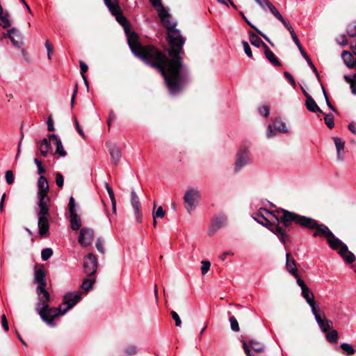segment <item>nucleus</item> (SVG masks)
<instances>
[{"mask_svg": "<svg viewBox=\"0 0 356 356\" xmlns=\"http://www.w3.org/2000/svg\"><path fill=\"white\" fill-rule=\"evenodd\" d=\"M94 239V231L92 229L83 227L81 229L78 238L79 243L84 247L90 245Z\"/></svg>", "mask_w": 356, "mask_h": 356, "instance_id": "nucleus-15", "label": "nucleus"}, {"mask_svg": "<svg viewBox=\"0 0 356 356\" xmlns=\"http://www.w3.org/2000/svg\"><path fill=\"white\" fill-rule=\"evenodd\" d=\"M284 76L287 79V80L292 85V86L293 88H295L296 87V81H295L293 77L292 76V75L290 73H289L288 72H285L284 73Z\"/></svg>", "mask_w": 356, "mask_h": 356, "instance_id": "nucleus-61", "label": "nucleus"}, {"mask_svg": "<svg viewBox=\"0 0 356 356\" xmlns=\"http://www.w3.org/2000/svg\"><path fill=\"white\" fill-rule=\"evenodd\" d=\"M309 306L311 308L312 313L314 316L315 320L322 316L323 312H321L319 305L316 301L309 304Z\"/></svg>", "mask_w": 356, "mask_h": 356, "instance_id": "nucleus-34", "label": "nucleus"}, {"mask_svg": "<svg viewBox=\"0 0 356 356\" xmlns=\"http://www.w3.org/2000/svg\"><path fill=\"white\" fill-rule=\"evenodd\" d=\"M264 51L266 58L269 60L270 63H271V64L275 66L281 65V63L278 58L266 44H264Z\"/></svg>", "mask_w": 356, "mask_h": 356, "instance_id": "nucleus-23", "label": "nucleus"}, {"mask_svg": "<svg viewBox=\"0 0 356 356\" xmlns=\"http://www.w3.org/2000/svg\"><path fill=\"white\" fill-rule=\"evenodd\" d=\"M81 299V292H69L63 297V314H66Z\"/></svg>", "mask_w": 356, "mask_h": 356, "instance_id": "nucleus-10", "label": "nucleus"}, {"mask_svg": "<svg viewBox=\"0 0 356 356\" xmlns=\"http://www.w3.org/2000/svg\"><path fill=\"white\" fill-rule=\"evenodd\" d=\"M53 254V251L51 248H45L42 250L41 257L42 261H47Z\"/></svg>", "mask_w": 356, "mask_h": 356, "instance_id": "nucleus-42", "label": "nucleus"}, {"mask_svg": "<svg viewBox=\"0 0 356 356\" xmlns=\"http://www.w3.org/2000/svg\"><path fill=\"white\" fill-rule=\"evenodd\" d=\"M34 163L36 164L37 167H38V173L40 175H43V174L45 173L46 172V170L45 168L42 166V162L40 161H39L38 159H34Z\"/></svg>", "mask_w": 356, "mask_h": 356, "instance_id": "nucleus-51", "label": "nucleus"}, {"mask_svg": "<svg viewBox=\"0 0 356 356\" xmlns=\"http://www.w3.org/2000/svg\"><path fill=\"white\" fill-rule=\"evenodd\" d=\"M34 281L38 284L37 286H47L46 274L44 270L42 268L35 270Z\"/></svg>", "mask_w": 356, "mask_h": 356, "instance_id": "nucleus-20", "label": "nucleus"}, {"mask_svg": "<svg viewBox=\"0 0 356 356\" xmlns=\"http://www.w3.org/2000/svg\"><path fill=\"white\" fill-rule=\"evenodd\" d=\"M171 315H172V318L175 321L176 326H178V327L180 326L181 324V321L178 314L175 311H172Z\"/></svg>", "mask_w": 356, "mask_h": 356, "instance_id": "nucleus-56", "label": "nucleus"}, {"mask_svg": "<svg viewBox=\"0 0 356 356\" xmlns=\"http://www.w3.org/2000/svg\"><path fill=\"white\" fill-rule=\"evenodd\" d=\"M1 324L6 331H8L9 330L8 323L5 314H3L1 316Z\"/></svg>", "mask_w": 356, "mask_h": 356, "instance_id": "nucleus-63", "label": "nucleus"}, {"mask_svg": "<svg viewBox=\"0 0 356 356\" xmlns=\"http://www.w3.org/2000/svg\"><path fill=\"white\" fill-rule=\"evenodd\" d=\"M341 57L346 65L350 69L355 68V62L353 55L348 51H343L341 54Z\"/></svg>", "mask_w": 356, "mask_h": 356, "instance_id": "nucleus-29", "label": "nucleus"}, {"mask_svg": "<svg viewBox=\"0 0 356 356\" xmlns=\"http://www.w3.org/2000/svg\"><path fill=\"white\" fill-rule=\"evenodd\" d=\"M74 124H75V127H76V131H78V133L79 134V135L82 137V138H85L86 136H85V134L81 128V127L80 126L77 119L74 117Z\"/></svg>", "mask_w": 356, "mask_h": 356, "instance_id": "nucleus-53", "label": "nucleus"}, {"mask_svg": "<svg viewBox=\"0 0 356 356\" xmlns=\"http://www.w3.org/2000/svg\"><path fill=\"white\" fill-rule=\"evenodd\" d=\"M38 198L39 200L38 203L39 210L37 211L38 232L39 234L43 237L49 233L50 198L48 194L41 193H38Z\"/></svg>", "mask_w": 356, "mask_h": 356, "instance_id": "nucleus-5", "label": "nucleus"}, {"mask_svg": "<svg viewBox=\"0 0 356 356\" xmlns=\"http://www.w3.org/2000/svg\"><path fill=\"white\" fill-rule=\"evenodd\" d=\"M339 334L336 330H332L330 331H327L326 334V339L330 343H337L338 341Z\"/></svg>", "mask_w": 356, "mask_h": 356, "instance_id": "nucleus-36", "label": "nucleus"}, {"mask_svg": "<svg viewBox=\"0 0 356 356\" xmlns=\"http://www.w3.org/2000/svg\"><path fill=\"white\" fill-rule=\"evenodd\" d=\"M324 120H325V124L330 129H332L334 127V115L330 113V114L325 115L324 117Z\"/></svg>", "mask_w": 356, "mask_h": 356, "instance_id": "nucleus-41", "label": "nucleus"}, {"mask_svg": "<svg viewBox=\"0 0 356 356\" xmlns=\"http://www.w3.org/2000/svg\"><path fill=\"white\" fill-rule=\"evenodd\" d=\"M291 254L287 252L286 254V268L287 271L293 275L296 281L298 278H300L299 275L298 274V268L296 267V263L294 259L290 258Z\"/></svg>", "mask_w": 356, "mask_h": 356, "instance_id": "nucleus-19", "label": "nucleus"}, {"mask_svg": "<svg viewBox=\"0 0 356 356\" xmlns=\"http://www.w3.org/2000/svg\"><path fill=\"white\" fill-rule=\"evenodd\" d=\"M151 3L153 5V6L157 9V10H161L162 8H165L162 3L161 0H149Z\"/></svg>", "mask_w": 356, "mask_h": 356, "instance_id": "nucleus-57", "label": "nucleus"}, {"mask_svg": "<svg viewBox=\"0 0 356 356\" xmlns=\"http://www.w3.org/2000/svg\"><path fill=\"white\" fill-rule=\"evenodd\" d=\"M273 125L275 129L277 131L282 133H286L288 131V129L286 127V124L280 119H276L273 122Z\"/></svg>", "mask_w": 356, "mask_h": 356, "instance_id": "nucleus-35", "label": "nucleus"}, {"mask_svg": "<svg viewBox=\"0 0 356 356\" xmlns=\"http://www.w3.org/2000/svg\"><path fill=\"white\" fill-rule=\"evenodd\" d=\"M96 248L99 252L102 254L104 253L105 251L103 246V241L100 238H97L96 241Z\"/></svg>", "mask_w": 356, "mask_h": 356, "instance_id": "nucleus-58", "label": "nucleus"}, {"mask_svg": "<svg viewBox=\"0 0 356 356\" xmlns=\"http://www.w3.org/2000/svg\"><path fill=\"white\" fill-rule=\"evenodd\" d=\"M281 213L282 214L281 222L285 227H289L293 222L302 227L314 230L313 236L325 238L329 246L332 250L338 251L347 264H352L355 261L354 254L348 250L347 245L337 238L325 225L319 224L312 218L301 216L286 209H282Z\"/></svg>", "mask_w": 356, "mask_h": 356, "instance_id": "nucleus-2", "label": "nucleus"}, {"mask_svg": "<svg viewBox=\"0 0 356 356\" xmlns=\"http://www.w3.org/2000/svg\"><path fill=\"white\" fill-rule=\"evenodd\" d=\"M159 16L161 18V23L167 29L168 32L175 29V24L170 21V15L165 8L159 10Z\"/></svg>", "mask_w": 356, "mask_h": 356, "instance_id": "nucleus-18", "label": "nucleus"}, {"mask_svg": "<svg viewBox=\"0 0 356 356\" xmlns=\"http://www.w3.org/2000/svg\"><path fill=\"white\" fill-rule=\"evenodd\" d=\"M229 322L231 325V329L234 332H238L239 331V325L238 323L237 320L234 316H231L229 318Z\"/></svg>", "mask_w": 356, "mask_h": 356, "instance_id": "nucleus-45", "label": "nucleus"}, {"mask_svg": "<svg viewBox=\"0 0 356 356\" xmlns=\"http://www.w3.org/2000/svg\"><path fill=\"white\" fill-rule=\"evenodd\" d=\"M165 211L163 210L162 207H159L156 211H153L152 216L153 218L156 219V218H163L165 216Z\"/></svg>", "mask_w": 356, "mask_h": 356, "instance_id": "nucleus-47", "label": "nucleus"}, {"mask_svg": "<svg viewBox=\"0 0 356 356\" xmlns=\"http://www.w3.org/2000/svg\"><path fill=\"white\" fill-rule=\"evenodd\" d=\"M35 292L38 300L35 306V310L38 314H42L44 310L48 308L49 302L50 301V294L46 290V287L37 286Z\"/></svg>", "mask_w": 356, "mask_h": 356, "instance_id": "nucleus-7", "label": "nucleus"}, {"mask_svg": "<svg viewBox=\"0 0 356 356\" xmlns=\"http://www.w3.org/2000/svg\"><path fill=\"white\" fill-rule=\"evenodd\" d=\"M337 42L338 44H341V46H346L348 43L346 36L344 34L339 35L337 38Z\"/></svg>", "mask_w": 356, "mask_h": 356, "instance_id": "nucleus-54", "label": "nucleus"}, {"mask_svg": "<svg viewBox=\"0 0 356 356\" xmlns=\"http://www.w3.org/2000/svg\"><path fill=\"white\" fill-rule=\"evenodd\" d=\"M259 113L265 118L269 115V108L267 106H264L259 109Z\"/></svg>", "mask_w": 356, "mask_h": 356, "instance_id": "nucleus-59", "label": "nucleus"}, {"mask_svg": "<svg viewBox=\"0 0 356 356\" xmlns=\"http://www.w3.org/2000/svg\"><path fill=\"white\" fill-rule=\"evenodd\" d=\"M280 22L283 24L284 27L289 31L290 34L295 33L293 27L290 25L289 22H287L284 18L283 17L282 19L280 20Z\"/></svg>", "mask_w": 356, "mask_h": 356, "instance_id": "nucleus-60", "label": "nucleus"}, {"mask_svg": "<svg viewBox=\"0 0 356 356\" xmlns=\"http://www.w3.org/2000/svg\"><path fill=\"white\" fill-rule=\"evenodd\" d=\"M243 348L246 356H255V353H260L264 350V345L254 339L243 341Z\"/></svg>", "mask_w": 356, "mask_h": 356, "instance_id": "nucleus-9", "label": "nucleus"}, {"mask_svg": "<svg viewBox=\"0 0 356 356\" xmlns=\"http://www.w3.org/2000/svg\"><path fill=\"white\" fill-rule=\"evenodd\" d=\"M267 8L270 10L271 13L279 20L280 21L282 19L283 17L280 13L278 10L271 3H270L269 5L267 6Z\"/></svg>", "mask_w": 356, "mask_h": 356, "instance_id": "nucleus-40", "label": "nucleus"}, {"mask_svg": "<svg viewBox=\"0 0 356 356\" xmlns=\"http://www.w3.org/2000/svg\"><path fill=\"white\" fill-rule=\"evenodd\" d=\"M201 264V273L202 275H205L210 269L211 263L209 261H202Z\"/></svg>", "mask_w": 356, "mask_h": 356, "instance_id": "nucleus-46", "label": "nucleus"}, {"mask_svg": "<svg viewBox=\"0 0 356 356\" xmlns=\"http://www.w3.org/2000/svg\"><path fill=\"white\" fill-rule=\"evenodd\" d=\"M94 283H95L94 278H86L83 281V283L81 284V288L83 290L88 291L92 288Z\"/></svg>", "mask_w": 356, "mask_h": 356, "instance_id": "nucleus-38", "label": "nucleus"}, {"mask_svg": "<svg viewBox=\"0 0 356 356\" xmlns=\"http://www.w3.org/2000/svg\"><path fill=\"white\" fill-rule=\"evenodd\" d=\"M39 149L42 156H47L50 149V143L47 138H44L40 142Z\"/></svg>", "mask_w": 356, "mask_h": 356, "instance_id": "nucleus-33", "label": "nucleus"}, {"mask_svg": "<svg viewBox=\"0 0 356 356\" xmlns=\"http://www.w3.org/2000/svg\"><path fill=\"white\" fill-rule=\"evenodd\" d=\"M109 152L112 162L114 165H118L121 158V151L115 145H113L109 148Z\"/></svg>", "mask_w": 356, "mask_h": 356, "instance_id": "nucleus-25", "label": "nucleus"}, {"mask_svg": "<svg viewBox=\"0 0 356 356\" xmlns=\"http://www.w3.org/2000/svg\"><path fill=\"white\" fill-rule=\"evenodd\" d=\"M261 8L265 9L270 3L268 0H254Z\"/></svg>", "mask_w": 356, "mask_h": 356, "instance_id": "nucleus-62", "label": "nucleus"}, {"mask_svg": "<svg viewBox=\"0 0 356 356\" xmlns=\"http://www.w3.org/2000/svg\"><path fill=\"white\" fill-rule=\"evenodd\" d=\"M0 25L4 29L10 26L8 15L3 11L0 14Z\"/></svg>", "mask_w": 356, "mask_h": 356, "instance_id": "nucleus-37", "label": "nucleus"}, {"mask_svg": "<svg viewBox=\"0 0 356 356\" xmlns=\"http://www.w3.org/2000/svg\"><path fill=\"white\" fill-rule=\"evenodd\" d=\"M97 258L92 253H89L84 259L83 268L85 273L88 276L95 274L97 269Z\"/></svg>", "mask_w": 356, "mask_h": 356, "instance_id": "nucleus-12", "label": "nucleus"}, {"mask_svg": "<svg viewBox=\"0 0 356 356\" xmlns=\"http://www.w3.org/2000/svg\"><path fill=\"white\" fill-rule=\"evenodd\" d=\"M227 222V218L224 215L219 216L214 218L211 225L210 229H213V232H216L221 227L225 225Z\"/></svg>", "mask_w": 356, "mask_h": 356, "instance_id": "nucleus-26", "label": "nucleus"}, {"mask_svg": "<svg viewBox=\"0 0 356 356\" xmlns=\"http://www.w3.org/2000/svg\"><path fill=\"white\" fill-rule=\"evenodd\" d=\"M235 170L238 171L242 167L251 162L250 154L246 147H241L236 155Z\"/></svg>", "mask_w": 356, "mask_h": 356, "instance_id": "nucleus-13", "label": "nucleus"}, {"mask_svg": "<svg viewBox=\"0 0 356 356\" xmlns=\"http://www.w3.org/2000/svg\"><path fill=\"white\" fill-rule=\"evenodd\" d=\"M63 305H60L58 307H49L48 305V308L45 309L43 312V314H39L40 318L47 323V325L50 326H55V323L54 320L59 316H63L65 314H63Z\"/></svg>", "mask_w": 356, "mask_h": 356, "instance_id": "nucleus-8", "label": "nucleus"}, {"mask_svg": "<svg viewBox=\"0 0 356 356\" xmlns=\"http://www.w3.org/2000/svg\"><path fill=\"white\" fill-rule=\"evenodd\" d=\"M8 37L13 44L17 47H20L22 44V35L19 30L13 28L8 31L6 34L3 35V37Z\"/></svg>", "mask_w": 356, "mask_h": 356, "instance_id": "nucleus-17", "label": "nucleus"}, {"mask_svg": "<svg viewBox=\"0 0 356 356\" xmlns=\"http://www.w3.org/2000/svg\"><path fill=\"white\" fill-rule=\"evenodd\" d=\"M333 139L337 151V158L339 160H342L344 156V142L338 137H334Z\"/></svg>", "mask_w": 356, "mask_h": 356, "instance_id": "nucleus-27", "label": "nucleus"}, {"mask_svg": "<svg viewBox=\"0 0 356 356\" xmlns=\"http://www.w3.org/2000/svg\"><path fill=\"white\" fill-rule=\"evenodd\" d=\"M304 95L306 97V102L305 105L307 108L313 113L316 112H320L323 113V111L321 110V108L318 107V106L316 104L314 99L310 96L307 92L304 91Z\"/></svg>", "mask_w": 356, "mask_h": 356, "instance_id": "nucleus-22", "label": "nucleus"}, {"mask_svg": "<svg viewBox=\"0 0 356 356\" xmlns=\"http://www.w3.org/2000/svg\"><path fill=\"white\" fill-rule=\"evenodd\" d=\"M200 192L193 188H188L184 196L185 208L191 213L200 200Z\"/></svg>", "mask_w": 356, "mask_h": 356, "instance_id": "nucleus-6", "label": "nucleus"}, {"mask_svg": "<svg viewBox=\"0 0 356 356\" xmlns=\"http://www.w3.org/2000/svg\"><path fill=\"white\" fill-rule=\"evenodd\" d=\"M347 33L351 38L356 36V22H353L348 26Z\"/></svg>", "mask_w": 356, "mask_h": 356, "instance_id": "nucleus-43", "label": "nucleus"}, {"mask_svg": "<svg viewBox=\"0 0 356 356\" xmlns=\"http://www.w3.org/2000/svg\"><path fill=\"white\" fill-rule=\"evenodd\" d=\"M340 346L343 351L346 353L348 355H353L355 354V349L350 344L342 343Z\"/></svg>", "mask_w": 356, "mask_h": 356, "instance_id": "nucleus-39", "label": "nucleus"}, {"mask_svg": "<svg viewBox=\"0 0 356 356\" xmlns=\"http://www.w3.org/2000/svg\"><path fill=\"white\" fill-rule=\"evenodd\" d=\"M242 45L243 47V49H244V51H245V54L249 58H252V53L251 48H250L248 42L245 41V40H243V41H242Z\"/></svg>", "mask_w": 356, "mask_h": 356, "instance_id": "nucleus-48", "label": "nucleus"}, {"mask_svg": "<svg viewBox=\"0 0 356 356\" xmlns=\"http://www.w3.org/2000/svg\"><path fill=\"white\" fill-rule=\"evenodd\" d=\"M248 34L250 42L253 46L256 47H259L262 46V47L264 48V44L265 43L261 40V39L258 35H257L252 31H250Z\"/></svg>", "mask_w": 356, "mask_h": 356, "instance_id": "nucleus-32", "label": "nucleus"}, {"mask_svg": "<svg viewBox=\"0 0 356 356\" xmlns=\"http://www.w3.org/2000/svg\"><path fill=\"white\" fill-rule=\"evenodd\" d=\"M277 217L273 212L264 209L260 208L257 212L252 214V218L259 224L268 227L269 229L275 234L280 241L285 244L289 240V235L286 233L285 230L280 225L281 218Z\"/></svg>", "mask_w": 356, "mask_h": 356, "instance_id": "nucleus-3", "label": "nucleus"}, {"mask_svg": "<svg viewBox=\"0 0 356 356\" xmlns=\"http://www.w3.org/2000/svg\"><path fill=\"white\" fill-rule=\"evenodd\" d=\"M167 40L170 45L168 55L172 60H176L177 65H180V72H184L185 79L188 81V70L181 62V55L184 54L183 46L185 43V38L181 35L180 31L176 29L168 32Z\"/></svg>", "mask_w": 356, "mask_h": 356, "instance_id": "nucleus-4", "label": "nucleus"}, {"mask_svg": "<svg viewBox=\"0 0 356 356\" xmlns=\"http://www.w3.org/2000/svg\"><path fill=\"white\" fill-rule=\"evenodd\" d=\"M245 22L252 29H254L256 32L259 34L261 37H263L267 42H268L270 44H272L271 42L270 41L269 38L264 34L259 29H258L255 26H254L248 19H245Z\"/></svg>", "mask_w": 356, "mask_h": 356, "instance_id": "nucleus-44", "label": "nucleus"}, {"mask_svg": "<svg viewBox=\"0 0 356 356\" xmlns=\"http://www.w3.org/2000/svg\"><path fill=\"white\" fill-rule=\"evenodd\" d=\"M316 321L319 326L321 330L323 332L329 331L332 326V321L328 320L324 313H322V316L316 319Z\"/></svg>", "mask_w": 356, "mask_h": 356, "instance_id": "nucleus-21", "label": "nucleus"}, {"mask_svg": "<svg viewBox=\"0 0 356 356\" xmlns=\"http://www.w3.org/2000/svg\"><path fill=\"white\" fill-rule=\"evenodd\" d=\"M266 136L268 138H273V136H275V133L273 131V127L270 124L268 126Z\"/></svg>", "mask_w": 356, "mask_h": 356, "instance_id": "nucleus-64", "label": "nucleus"}, {"mask_svg": "<svg viewBox=\"0 0 356 356\" xmlns=\"http://www.w3.org/2000/svg\"><path fill=\"white\" fill-rule=\"evenodd\" d=\"M296 283L301 288V295L308 305L316 301L314 293L306 285L303 280L298 278Z\"/></svg>", "mask_w": 356, "mask_h": 356, "instance_id": "nucleus-16", "label": "nucleus"}, {"mask_svg": "<svg viewBox=\"0 0 356 356\" xmlns=\"http://www.w3.org/2000/svg\"><path fill=\"white\" fill-rule=\"evenodd\" d=\"M75 207H76L75 200L73 197H71L70 198L69 204H68L70 213L76 212Z\"/></svg>", "mask_w": 356, "mask_h": 356, "instance_id": "nucleus-55", "label": "nucleus"}, {"mask_svg": "<svg viewBox=\"0 0 356 356\" xmlns=\"http://www.w3.org/2000/svg\"><path fill=\"white\" fill-rule=\"evenodd\" d=\"M71 227L73 230H79L81 227V220L78 214L74 213H70Z\"/></svg>", "mask_w": 356, "mask_h": 356, "instance_id": "nucleus-28", "label": "nucleus"}, {"mask_svg": "<svg viewBox=\"0 0 356 356\" xmlns=\"http://www.w3.org/2000/svg\"><path fill=\"white\" fill-rule=\"evenodd\" d=\"M129 47L135 56L161 72L172 94L181 91L187 81L185 74L180 72V65H177L176 60L168 58L163 51L153 45L141 44L138 38Z\"/></svg>", "mask_w": 356, "mask_h": 356, "instance_id": "nucleus-1", "label": "nucleus"}, {"mask_svg": "<svg viewBox=\"0 0 356 356\" xmlns=\"http://www.w3.org/2000/svg\"><path fill=\"white\" fill-rule=\"evenodd\" d=\"M116 20L119 22V24L124 28V32L126 33L127 38V42L129 46H130L132 43L135 42L136 40L138 38L137 34L134 32L131 31L129 29V22L125 17L122 15V12L119 13L115 16Z\"/></svg>", "mask_w": 356, "mask_h": 356, "instance_id": "nucleus-11", "label": "nucleus"}, {"mask_svg": "<svg viewBox=\"0 0 356 356\" xmlns=\"http://www.w3.org/2000/svg\"><path fill=\"white\" fill-rule=\"evenodd\" d=\"M131 204L134 211V215L136 218V221L138 223L143 222V213L141 211V204L140 199L134 191L131 193Z\"/></svg>", "mask_w": 356, "mask_h": 356, "instance_id": "nucleus-14", "label": "nucleus"}, {"mask_svg": "<svg viewBox=\"0 0 356 356\" xmlns=\"http://www.w3.org/2000/svg\"><path fill=\"white\" fill-rule=\"evenodd\" d=\"M5 177H6V182L8 184L10 185V184H13V182H14V175H13V171L7 170L6 172Z\"/></svg>", "mask_w": 356, "mask_h": 356, "instance_id": "nucleus-52", "label": "nucleus"}, {"mask_svg": "<svg viewBox=\"0 0 356 356\" xmlns=\"http://www.w3.org/2000/svg\"><path fill=\"white\" fill-rule=\"evenodd\" d=\"M45 47L47 49V57H48V59L49 60H51V55L53 54V51H54V48H53V46L52 44H51V42H49V40H47L45 42Z\"/></svg>", "mask_w": 356, "mask_h": 356, "instance_id": "nucleus-50", "label": "nucleus"}, {"mask_svg": "<svg viewBox=\"0 0 356 356\" xmlns=\"http://www.w3.org/2000/svg\"><path fill=\"white\" fill-rule=\"evenodd\" d=\"M56 184L58 187L63 188L64 184V178L61 173L57 172L56 174Z\"/></svg>", "mask_w": 356, "mask_h": 356, "instance_id": "nucleus-49", "label": "nucleus"}, {"mask_svg": "<svg viewBox=\"0 0 356 356\" xmlns=\"http://www.w3.org/2000/svg\"><path fill=\"white\" fill-rule=\"evenodd\" d=\"M50 138L51 139H54L55 141H56V153L58 154L60 156H61L63 157L65 156L67 153H66V152L65 151V149L63 148V144H62V142H61L60 139L57 138L54 134L50 136Z\"/></svg>", "mask_w": 356, "mask_h": 356, "instance_id": "nucleus-31", "label": "nucleus"}, {"mask_svg": "<svg viewBox=\"0 0 356 356\" xmlns=\"http://www.w3.org/2000/svg\"><path fill=\"white\" fill-rule=\"evenodd\" d=\"M104 3L113 15L115 16L122 12V10L116 1L108 0V1H104Z\"/></svg>", "mask_w": 356, "mask_h": 356, "instance_id": "nucleus-30", "label": "nucleus"}, {"mask_svg": "<svg viewBox=\"0 0 356 356\" xmlns=\"http://www.w3.org/2000/svg\"><path fill=\"white\" fill-rule=\"evenodd\" d=\"M38 193L48 194L49 188L47 179L44 175H40L38 181Z\"/></svg>", "mask_w": 356, "mask_h": 356, "instance_id": "nucleus-24", "label": "nucleus"}]
</instances>
